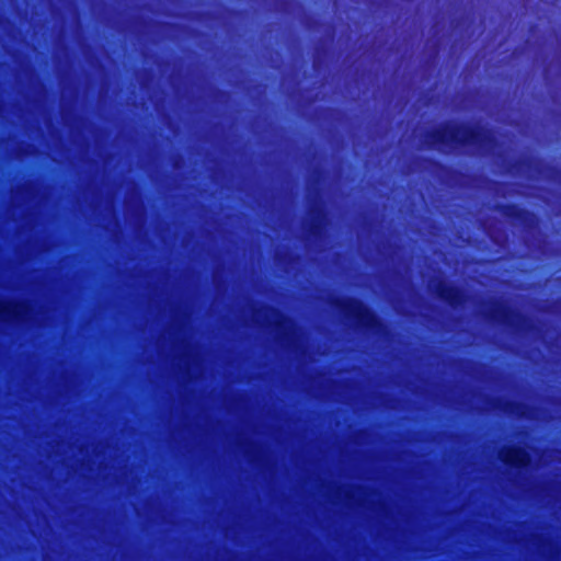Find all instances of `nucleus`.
<instances>
[{
	"mask_svg": "<svg viewBox=\"0 0 561 561\" xmlns=\"http://www.w3.org/2000/svg\"><path fill=\"white\" fill-rule=\"evenodd\" d=\"M529 161H530V159L519 160L518 164H525V163H528Z\"/></svg>",
	"mask_w": 561,
	"mask_h": 561,
	"instance_id": "nucleus-10",
	"label": "nucleus"
},
{
	"mask_svg": "<svg viewBox=\"0 0 561 561\" xmlns=\"http://www.w3.org/2000/svg\"><path fill=\"white\" fill-rule=\"evenodd\" d=\"M436 164H438L440 168H444V164L439 163V161H436Z\"/></svg>",
	"mask_w": 561,
	"mask_h": 561,
	"instance_id": "nucleus-13",
	"label": "nucleus"
},
{
	"mask_svg": "<svg viewBox=\"0 0 561 561\" xmlns=\"http://www.w3.org/2000/svg\"><path fill=\"white\" fill-rule=\"evenodd\" d=\"M436 164H438L440 168H444V164L439 163V161H436Z\"/></svg>",
	"mask_w": 561,
	"mask_h": 561,
	"instance_id": "nucleus-14",
	"label": "nucleus"
},
{
	"mask_svg": "<svg viewBox=\"0 0 561 561\" xmlns=\"http://www.w3.org/2000/svg\"><path fill=\"white\" fill-rule=\"evenodd\" d=\"M24 313V306L20 304L0 306V319H12L20 321L23 319Z\"/></svg>",
	"mask_w": 561,
	"mask_h": 561,
	"instance_id": "nucleus-8",
	"label": "nucleus"
},
{
	"mask_svg": "<svg viewBox=\"0 0 561 561\" xmlns=\"http://www.w3.org/2000/svg\"><path fill=\"white\" fill-rule=\"evenodd\" d=\"M309 214L308 234L314 239H320L325 230V208L321 204H313L309 208Z\"/></svg>",
	"mask_w": 561,
	"mask_h": 561,
	"instance_id": "nucleus-7",
	"label": "nucleus"
},
{
	"mask_svg": "<svg viewBox=\"0 0 561 561\" xmlns=\"http://www.w3.org/2000/svg\"><path fill=\"white\" fill-rule=\"evenodd\" d=\"M500 460L510 469L524 472L531 468L533 457L530 453L519 445L505 446L500 453Z\"/></svg>",
	"mask_w": 561,
	"mask_h": 561,
	"instance_id": "nucleus-5",
	"label": "nucleus"
},
{
	"mask_svg": "<svg viewBox=\"0 0 561 561\" xmlns=\"http://www.w3.org/2000/svg\"><path fill=\"white\" fill-rule=\"evenodd\" d=\"M494 141L491 131L482 126L448 121L426 131L424 144L438 152L484 151Z\"/></svg>",
	"mask_w": 561,
	"mask_h": 561,
	"instance_id": "nucleus-1",
	"label": "nucleus"
},
{
	"mask_svg": "<svg viewBox=\"0 0 561 561\" xmlns=\"http://www.w3.org/2000/svg\"><path fill=\"white\" fill-rule=\"evenodd\" d=\"M332 305L364 332L377 334L386 328L382 319L359 298L336 297Z\"/></svg>",
	"mask_w": 561,
	"mask_h": 561,
	"instance_id": "nucleus-2",
	"label": "nucleus"
},
{
	"mask_svg": "<svg viewBox=\"0 0 561 561\" xmlns=\"http://www.w3.org/2000/svg\"><path fill=\"white\" fill-rule=\"evenodd\" d=\"M488 318L492 322L510 328L515 332H526L530 330V327L525 325V322H528L529 318L500 299L493 300L492 309L488 313Z\"/></svg>",
	"mask_w": 561,
	"mask_h": 561,
	"instance_id": "nucleus-3",
	"label": "nucleus"
},
{
	"mask_svg": "<svg viewBox=\"0 0 561 561\" xmlns=\"http://www.w3.org/2000/svg\"><path fill=\"white\" fill-rule=\"evenodd\" d=\"M519 407H522L520 403H518L516 401H512V400L504 401V403H503V408L505 410H510V411H513Z\"/></svg>",
	"mask_w": 561,
	"mask_h": 561,
	"instance_id": "nucleus-9",
	"label": "nucleus"
},
{
	"mask_svg": "<svg viewBox=\"0 0 561 561\" xmlns=\"http://www.w3.org/2000/svg\"><path fill=\"white\" fill-rule=\"evenodd\" d=\"M277 327L280 329L283 327V322L282 321H278L277 322Z\"/></svg>",
	"mask_w": 561,
	"mask_h": 561,
	"instance_id": "nucleus-11",
	"label": "nucleus"
},
{
	"mask_svg": "<svg viewBox=\"0 0 561 561\" xmlns=\"http://www.w3.org/2000/svg\"><path fill=\"white\" fill-rule=\"evenodd\" d=\"M496 210L512 224H519L525 230H530L538 224L535 213L515 203H501Z\"/></svg>",
	"mask_w": 561,
	"mask_h": 561,
	"instance_id": "nucleus-4",
	"label": "nucleus"
},
{
	"mask_svg": "<svg viewBox=\"0 0 561 561\" xmlns=\"http://www.w3.org/2000/svg\"><path fill=\"white\" fill-rule=\"evenodd\" d=\"M436 164H438L440 168H444V164L439 163V161H436Z\"/></svg>",
	"mask_w": 561,
	"mask_h": 561,
	"instance_id": "nucleus-12",
	"label": "nucleus"
},
{
	"mask_svg": "<svg viewBox=\"0 0 561 561\" xmlns=\"http://www.w3.org/2000/svg\"><path fill=\"white\" fill-rule=\"evenodd\" d=\"M436 297L453 309H458L467 301V295L462 287L440 279L434 288Z\"/></svg>",
	"mask_w": 561,
	"mask_h": 561,
	"instance_id": "nucleus-6",
	"label": "nucleus"
}]
</instances>
